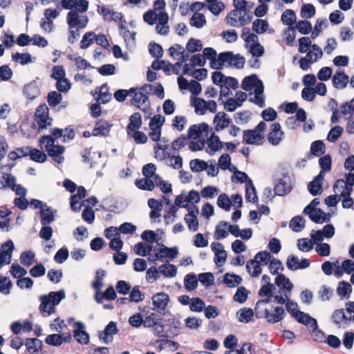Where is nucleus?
I'll list each match as a JSON object with an SVG mask.
<instances>
[{"label":"nucleus","mask_w":354,"mask_h":354,"mask_svg":"<svg viewBox=\"0 0 354 354\" xmlns=\"http://www.w3.org/2000/svg\"><path fill=\"white\" fill-rule=\"evenodd\" d=\"M349 82V77L343 71H337L332 77L333 86L337 89L346 88Z\"/></svg>","instance_id":"4be33fe9"},{"label":"nucleus","mask_w":354,"mask_h":354,"mask_svg":"<svg viewBox=\"0 0 354 354\" xmlns=\"http://www.w3.org/2000/svg\"><path fill=\"white\" fill-rule=\"evenodd\" d=\"M169 301V297L168 294L160 292H157L152 297V304L153 305V310L158 311L165 310Z\"/></svg>","instance_id":"2eb2a0df"},{"label":"nucleus","mask_w":354,"mask_h":354,"mask_svg":"<svg viewBox=\"0 0 354 354\" xmlns=\"http://www.w3.org/2000/svg\"><path fill=\"white\" fill-rule=\"evenodd\" d=\"M111 94L109 92V87L106 84H104L99 88V94L97 100L102 104H106L111 101Z\"/></svg>","instance_id":"c03bdc74"},{"label":"nucleus","mask_w":354,"mask_h":354,"mask_svg":"<svg viewBox=\"0 0 354 354\" xmlns=\"http://www.w3.org/2000/svg\"><path fill=\"white\" fill-rule=\"evenodd\" d=\"M142 126L141 115L138 112L133 113L129 118V122L127 127V133L130 135L133 131H138Z\"/></svg>","instance_id":"393cba45"},{"label":"nucleus","mask_w":354,"mask_h":354,"mask_svg":"<svg viewBox=\"0 0 354 354\" xmlns=\"http://www.w3.org/2000/svg\"><path fill=\"white\" fill-rule=\"evenodd\" d=\"M228 223L227 221H221L217 226L214 232V237L216 240L224 239L228 236Z\"/></svg>","instance_id":"c9c22d12"},{"label":"nucleus","mask_w":354,"mask_h":354,"mask_svg":"<svg viewBox=\"0 0 354 354\" xmlns=\"http://www.w3.org/2000/svg\"><path fill=\"white\" fill-rule=\"evenodd\" d=\"M193 105L195 109V112L199 115H204L207 111L206 101L201 97H195Z\"/></svg>","instance_id":"4d7b16f0"},{"label":"nucleus","mask_w":354,"mask_h":354,"mask_svg":"<svg viewBox=\"0 0 354 354\" xmlns=\"http://www.w3.org/2000/svg\"><path fill=\"white\" fill-rule=\"evenodd\" d=\"M198 279H197L196 274H188L185 277L184 279V285L185 288L188 291H192L195 290L198 283Z\"/></svg>","instance_id":"ea45409f"},{"label":"nucleus","mask_w":354,"mask_h":354,"mask_svg":"<svg viewBox=\"0 0 354 354\" xmlns=\"http://www.w3.org/2000/svg\"><path fill=\"white\" fill-rule=\"evenodd\" d=\"M274 290V285L271 283H268V284H266L261 286L259 290L258 295L261 297H266V298L271 299V297L273 296V291Z\"/></svg>","instance_id":"bf43d9fd"},{"label":"nucleus","mask_w":354,"mask_h":354,"mask_svg":"<svg viewBox=\"0 0 354 354\" xmlns=\"http://www.w3.org/2000/svg\"><path fill=\"white\" fill-rule=\"evenodd\" d=\"M160 319L157 313H151L145 317L143 319L142 324L145 328H153Z\"/></svg>","instance_id":"338daca9"},{"label":"nucleus","mask_w":354,"mask_h":354,"mask_svg":"<svg viewBox=\"0 0 354 354\" xmlns=\"http://www.w3.org/2000/svg\"><path fill=\"white\" fill-rule=\"evenodd\" d=\"M26 351L30 354H43V342L37 338H27L24 342Z\"/></svg>","instance_id":"6ab92c4d"},{"label":"nucleus","mask_w":354,"mask_h":354,"mask_svg":"<svg viewBox=\"0 0 354 354\" xmlns=\"http://www.w3.org/2000/svg\"><path fill=\"white\" fill-rule=\"evenodd\" d=\"M241 277L234 274L226 273L223 277V283L229 288H234L241 282Z\"/></svg>","instance_id":"4c0bfd02"},{"label":"nucleus","mask_w":354,"mask_h":354,"mask_svg":"<svg viewBox=\"0 0 354 354\" xmlns=\"http://www.w3.org/2000/svg\"><path fill=\"white\" fill-rule=\"evenodd\" d=\"M263 93V84L261 80H259V85L254 88V97L250 98V102L254 103L259 107L262 108L265 106L264 98L262 95Z\"/></svg>","instance_id":"bb28decb"},{"label":"nucleus","mask_w":354,"mask_h":354,"mask_svg":"<svg viewBox=\"0 0 354 354\" xmlns=\"http://www.w3.org/2000/svg\"><path fill=\"white\" fill-rule=\"evenodd\" d=\"M346 190H342L340 193V198L342 197V207L344 208H350L353 205V201L351 198V194L352 192V188L348 187H345Z\"/></svg>","instance_id":"a19ab883"},{"label":"nucleus","mask_w":354,"mask_h":354,"mask_svg":"<svg viewBox=\"0 0 354 354\" xmlns=\"http://www.w3.org/2000/svg\"><path fill=\"white\" fill-rule=\"evenodd\" d=\"M62 100V95L59 91H50L48 93L47 101L50 106H57Z\"/></svg>","instance_id":"3c124183"},{"label":"nucleus","mask_w":354,"mask_h":354,"mask_svg":"<svg viewBox=\"0 0 354 354\" xmlns=\"http://www.w3.org/2000/svg\"><path fill=\"white\" fill-rule=\"evenodd\" d=\"M206 22L207 21L204 15L197 12L193 15L189 21L190 25L197 28H202Z\"/></svg>","instance_id":"8fccbe9b"},{"label":"nucleus","mask_w":354,"mask_h":354,"mask_svg":"<svg viewBox=\"0 0 354 354\" xmlns=\"http://www.w3.org/2000/svg\"><path fill=\"white\" fill-rule=\"evenodd\" d=\"M275 284L286 292H290L293 288L290 279L283 274H278L275 278Z\"/></svg>","instance_id":"7c9ffc66"},{"label":"nucleus","mask_w":354,"mask_h":354,"mask_svg":"<svg viewBox=\"0 0 354 354\" xmlns=\"http://www.w3.org/2000/svg\"><path fill=\"white\" fill-rule=\"evenodd\" d=\"M12 60L15 62H19L21 65H26L32 62V56L28 53H16L12 55Z\"/></svg>","instance_id":"09e8293b"},{"label":"nucleus","mask_w":354,"mask_h":354,"mask_svg":"<svg viewBox=\"0 0 354 354\" xmlns=\"http://www.w3.org/2000/svg\"><path fill=\"white\" fill-rule=\"evenodd\" d=\"M48 111L46 104L40 105L36 109L35 121L38 125L39 131L51 125L52 119L48 116Z\"/></svg>","instance_id":"0eeeda50"},{"label":"nucleus","mask_w":354,"mask_h":354,"mask_svg":"<svg viewBox=\"0 0 354 354\" xmlns=\"http://www.w3.org/2000/svg\"><path fill=\"white\" fill-rule=\"evenodd\" d=\"M295 28H297L301 34L307 35L310 32L312 25L310 22L307 20H300L296 24Z\"/></svg>","instance_id":"0e129e2a"},{"label":"nucleus","mask_w":354,"mask_h":354,"mask_svg":"<svg viewBox=\"0 0 354 354\" xmlns=\"http://www.w3.org/2000/svg\"><path fill=\"white\" fill-rule=\"evenodd\" d=\"M144 299L145 294L140 290L139 286H134L130 292L129 301L138 303L143 301Z\"/></svg>","instance_id":"69168bd1"},{"label":"nucleus","mask_w":354,"mask_h":354,"mask_svg":"<svg viewBox=\"0 0 354 354\" xmlns=\"http://www.w3.org/2000/svg\"><path fill=\"white\" fill-rule=\"evenodd\" d=\"M207 142L208 149H206V151L210 156L214 155L216 151L221 149L223 145V142H222L220 140L219 137L218 136L215 135L214 133H212L211 136L207 138Z\"/></svg>","instance_id":"b1692460"},{"label":"nucleus","mask_w":354,"mask_h":354,"mask_svg":"<svg viewBox=\"0 0 354 354\" xmlns=\"http://www.w3.org/2000/svg\"><path fill=\"white\" fill-rule=\"evenodd\" d=\"M281 19L283 24L290 27L296 22V15L292 10L287 9L282 13Z\"/></svg>","instance_id":"79ce46f5"},{"label":"nucleus","mask_w":354,"mask_h":354,"mask_svg":"<svg viewBox=\"0 0 354 354\" xmlns=\"http://www.w3.org/2000/svg\"><path fill=\"white\" fill-rule=\"evenodd\" d=\"M308 215L310 219L315 223H323L330 221V215L326 214L322 209H313V211H308L304 212Z\"/></svg>","instance_id":"aec40b11"},{"label":"nucleus","mask_w":354,"mask_h":354,"mask_svg":"<svg viewBox=\"0 0 354 354\" xmlns=\"http://www.w3.org/2000/svg\"><path fill=\"white\" fill-rule=\"evenodd\" d=\"M66 19L71 29H82L86 26L88 21L87 16H80L76 10H71L68 12Z\"/></svg>","instance_id":"6e6552de"},{"label":"nucleus","mask_w":354,"mask_h":354,"mask_svg":"<svg viewBox=\"0 0 354 354\" xmlns=\"http://www.w3.org/2000/svg\"><path fill=\"white\" fill-rule=\"evenodd\" d=\"M147 88L151 90L152 85L146 84L139 88H135L136 91L132 93V94H133L132 104L145 113H149V115H151V108L149 97L147 94L144 93L145 91H147Z\"/></svg>","instance_id":"20e7f679"},{"label":"nucleus","mask_w":354,"mask_h":354,"mask_svg":"<svg viewBox=\"0 0 354 354\" xmlns=\"http://www.w3.org/2000/svg\"><path fill=\"white\" fill-rule=\"evenodd\" d=\"M71 339V334L70 332H67L63 334H51L46 337L45 342L47 344L58 346H60L62 342H69Z\"/></svg>","instance_id":"f3484780"},{"label":"nucleus","mask_w":354,"mask_h":354,"mask_svg":"<svg viewBox=\"0 0 354 354\" xmlns=\"http://www.w3.org/2000/svg\"><path fill=\"white\" fill-rule=\"evenodd\" d=\"M159 271L165 277L171 278L176 275L177 268L174 264L165 263L159 267Z\"/></svg>","instance_id":"f704fd0d"},{"label":"nucleus","mask_w":354,"mask_h":354,"mask_svg":"<svg viewBox=\"0 0 354 354\" xmlns=\"http://www.w3.org/2000/svg\"><path fill=\"white\" fill-rule=\"evenodd\" d=\"M290 228L296 232H301L305 227V221L302 216H294L290 221Z\"/></svg>","instance_id":"e433bc0d"},{"label":"nucleus","mask_w":354,"mask_h":354,"mask_svg":"<svg viewBox=\"0 0 354 354\" xmlns=\"http://www.w3.org/2000/svg\"><path fill=\"white\" fill-rule=\"evenodd\" d=\"M205 307V303L204 301L199 297L192 298V301L189 305L191 311L193 312H201Z\"/></svg>","instance_id":"052dcab7"},{"label":"nucleus","mask_w":354,"mask_h":354,"mask_svg":"<svg viewBox=\"0 0 354 354\" xmlns=\"http://www.w3.org/2000/svg\"><path fill=\"white\" fill-rule=\"evenodd\" d=\"M268 22L264 19H257L253 21L252 30L257 34H262L267 31Z\"/></svg>","instance_id":"a18cd8bd"},{"label":"nucleus","mask_w":354,"mask_h":354,"mask_svg":"<svg viewBox=\"0 0 354 354\" xmlns=\"http://www.w3.org/2000/svg\"><path fill=\"white\" fill-rule=\"evenodd\" d=\"M245 187V198L247 201L251 202L252 203H257L258 197L257 195L256 189L251 179L248 180Z\"/></svg>","instance_id":"c756f323"},{"label":"nucleus","mask_w":354,"mask_h":354,"mask_svg":"<svg viewBox=\"0 0 354 354\" xmlns=\"http://www.w3.org/2000/svg\"><path fill=\"white\" fill-rule=\"evenodd\" d=\"M254 311L250 308H243L237 312L238 319L243 323H248L252 320Z\"/></svg>","instance_id":"473e14b6"},{"label":"nucleus","mask_w":354,"mask_h":354,"mask_svg":"<svg viewBox=\"0 0 354 354\" xmlns=\"http://www.w3.org/2000/svg\"><path fill=\"white\" fill-rule=\"evenodd\" d=\"M264 141V136L254 129L245 130L243 132V142L246 144L261 145Z\"/></svg>","instance_id":"9b49d317"},{"label":"nucleus","mask_w":354,"mask_h":354,"mask_svg":"<svg viewBox=\"0 0 354 354\" xmlns=\"http://www.w3.org/2000/svg\"><path fill=\"white\" fill-rule=\"evenodd\" d=\"M252 345L251 343L245 342L243 344L240 348H236L225 351V354H252L251 348Z\"/></svg>","instance_id":"774afa93"},{"label":"nucleus","mask_w":354,"mask_h":354,"mask_svg":"<svg viewBox=\"0 0 354 354\" xmlns=\"http://www.w3.org/2000/svg\"><path fill=\"white\" fill-rule=\"evenodd\" d=\"M209 125L205 122H201L198 125L192 124L188 129L187 138L197 139L200 137H207L209 134Z\"/></svg>","instance_id":"9d476101"},{"label":"nucleus","mask_w":354,"mask_h":354,"mask_svg":"<svg viewBox=\"0 0 354 354\" xmlns=\"http://www.w3.org/2000/svg\"><path fill=\"white\" fill-rule=\"evenodd\" d=\"M136 185L139 189L143 190L152 191L154 188L153 180L147 177L136 180Z\"/></svg>","instance_id":"864d4df0"},{"label":"nucleus","mask_w":354,"mask_h":354,"mask_svg":"<svg viewBox=\"0 0 354 354\" xmlns=\"http://www.w3.org/2000/svg\"><path fill=\"white\" fill-rule=\"evenodd\" d=\"M271 301L269 298L259 300L254 308L257 318H265L268 322L274 324L281 321L284 317L285 311L283 307L274 308L273 313H270L267 304Z\"/></svg>","instance_id":"f257e3e1"},{"label":"nucleus","mask_w":354,"mask_h":354,"mask_svg":"<svg viewBox=\"0 0 354 354\" xmlns=\"http://www.w3.org/2000/svg\"><path fill=\"white\" fill-rule=\"evenodd\" d=\"M73 336L81 344H87L89 342V335L84 330V324L80 322L74 324Z\"/></svg>","instance_id":"dca6fc26"},{"label":"nucleus","mask_w":354,"mask_h":354,"mask_svg":"<svg viewBox=\"0 0 354 354\" xmlns=\"http://www.w3.org/2000/svg\"><path fill=\"white\" fill-rule=\"evenodd\" d=\"M3 251L0 252V266L1 268L4 264H10L11 262L12 252L14 249V244L11 240L6 241L2 244Z\"/></svg>","instance_id":"a211bd4d"},{"label":"nucleus","mask_w":354,"mask_h":354,"mask_svg":"<svg viewBox=\"0 0 354 354\" xmlns=\"http://www.w3.org/2000/svg\"><path fill=\"white\" fill-rule=\"evenodd\" d=\"M30 159L35 162L43 163L46 160V154L37 149L31 148L29 149Z\"/></svg>","instance_id":"37998d69"},{"label":"nucleus","mask_w":354,"mask_h":354,"mask_svg":"<svg viewBox=\"0 0 354 354\" xmlns=\"http://www.w3.org/2000/svg\"><path fill=\"white\" fill-rule=\"evenodd\" d=\"M65 297V292L63 290L57 292H50L48 295H44L39 297L41 304L39 309L43 317H48L56 311L55 306Z\"/></svg>","instance_id":"f03ea898"},{"label":"nucleus","mask_w":354,"mask_h":354,"mask_svg":"<svg viewBox=\"0 0 354 354\" xmlns=\"http://www.w3.org/2000/svg\"><path fill=\"white\" fill-rule=\"evenodd\" d=\"M202 47L203 45L201 41L194 38L189 39L186 45L187 51L192 53L200 51L202 49Z\"/></svg>","instance_id":"e2e57ef3"},{"label":"nucleus","mask_w":354,"mask_h":354,"mask_svg":"<svg viewBox=\"0 0 354 354\" xmlns=\"http://www.w3.org/2000/svg\"><path fill=\"white\" fill-rule=\"evenodd\" d=\"M272 257L270 253L266 250L257 252L254 259L249 260L246 263L248 272L252 277H259L262 272L261 265H268Z\"/></svg>","instance_id":"7ed1b4c3"},{"label":"nucleus","mask_w":354,"mask_h":354,"mask_svg":"<svg viewBox=\"0 0 354 354\" xmlns=\"http://www.w3.org/2000/svg\"><path fill=\"white\" fill-rule=\"evenodd\" d=\"M297 321L310 328H317V323L315 319L311 317L309 315L299 310L297 314L295 313L294 317Z\"/></svg>","instance_id":"a878e982"},{"label":"nucleus","mask_w":354,"mask_h":354,"mask_svg":"<svg viewBox=\"0 0 354 354\" xmlns=\"http://www.w3.org/2000/svg\"><path fill=\"white\" fill-rule=\"evenodd\" d=\"M337 292L340 296L348 297L352 292L351 285L347 281H342L339 283Z\"/></svg>","instance_id":"5fc2aeb1"},{"label":"nucleus","mask_w":354,"mask_h":354,"mask_svg":"<svg viewBox=\"0 0 354 354\" xmlns=\"http://www.w3.org/2000/svg\"><path fill=\"white\" fill-rule=\"evenodd\" d=\"M259 80H260L254 74L247 76L242 81L241 88L246 91H249L252 87L255 88L256 86L259 85Z\"/></svg>","instance_id":"72a5a7b5"},{"label":"nucleus","mask_w":354,"mask_h":354,"mask_svg":"<svg viewBox=\"0 0 354 354\" xmlns=\"http://www.w3.org/2000/svg\"><path fill=\"white\" fill-rule=\"evenodd\" d=\"M340 113L346 116L349 115L348 118L354 117V97L349 102L343 103L339 107Z\"/></svg>","instance_id":"49530a36"},{"label":"nucleus","mask_w":354,"mask_h":354,"mask_svg":"<svg viewBox=\"0 0 354 354\" xmlns=\"http://www.w3.org/2000/svg\"><path fill=\"white\" fill-rule=\"evenodd\" d=\"M189 166L192 171L199 172L207 170L208 168L207 163L200 159L192 160L189 162Z\"/></svg>","instance_id":"603ef678"},{"label":"nucleus","mask_w":354,"mask_h":354,"mask_svg":"<svg viewBox=\"0 0 354 354\" xmlns=\"http://www.w3.org/2000/svg\"><path fill=\"white\" fill-rule=\"evenodd\" d=\"M39 143H46L45 150L53 161L58 164H61L64 162V158L62 154L65 150L64 147L59 145H55L53 138L47 136H41L39 138Z\"/></svg>","instance_id":"39448f33"},{"label":"nucleus","mask_w":354,"mask_h":354,"mask_svg":"<svg viewBox=\"0 0 354 354\" xmlns=\"http://www.w3.org/2000/svg\"><path fill=\"white\" fill-rule=\"evenodd\" d=\"M213 123L215 131L218 132L228 127L232 123V120L226 113L220 111L215 115Z\"/></svg>","instance_id":"4468645a"},{"label":"nucleus","mask_w":354,"mask_h":354,"mask_svg":"<svg viewBox=\"0 0 354 354\" xmlns=\"http://www.w3.org/2000/svg\"><path fill=\"white\" fill-rule=\"evenodd\" d=\"M177 248H167L163 244L160 245L159 248L155 250L154 260H160L161 261L166 257L174 259L177 257Z\"/></svg>","instance_id":"f8f14e48"},{"label":"nucleus","mask_w":354,"mask_h":354,"mask_svg":"<svg viewBox=\"0 0 354 354\" xmlns=\"http://www.w3.org/2000/svg\"><path fill=\"white\" fill-rule=\"evenodd\" d=\"M41 214V224L42 225H48L55 219V215L53 212L50 211V207H47L46 209H41L40 212Z\"/></svg>","instance_id":"de8ad7c7"},{"label":"nucleus","mask_w":354,"mask_h":354,"mask_svg":"<svg viewBox=\"0 0 354 354\" xmlns=\"http://www.w3.org/2000/svg\"><path fill=\"white\" fill-rule=\"evenodd\" d=\"M169 21L168 14L165 12L161 11L159 13L158 24L156 26L157 32L162 35H166L169 32V28L167 25Z\"/></svg>","instance_id":"5701e85b"},{"label":"nucleus","mask_w":354,"mask_h":354,"mask_svg":"<svg viewBox=\"0 0 354 354\" xmlns=\"http://www.w3.org/2000/svg\"><path fill=\"white\" fill-rule=\"evenodd\" d=\"M249 291L243 287H239L236 290V293L234 295V300L239 302L240 304H243L248 299Z\"/></svg>","instance_id":"680f3d73"},{"label":"nucleus","mask_w":354,"mask_h":354,"mask_svg":"<svg viewBox=\"0 0 354 354\" xmlns=\"http://www.w3.org/2000/svg\"><path fill=\"white\" fill-rule=\"evenodd\" d=\"M189 230L196 232L198 228V221L193 210L189 209L184 218Z\"/></svg>","instance_id":"2f4dec72"},{"label":"nucleus","mask_w":354,"mask_h":354,"mask_svg":"<svg viewBox=\"0 0 354 354\" xmlns=\"http://www.w3.org/2000/svg\"><path fill=\"white\" fill-rule=\"evenodd\" d=\"M217 205L225 211H230L232 202L226 194H221L218 197Z\"/></svg>","instance_id":"13d9d810"},{"label":"nucleus","mask_w":354,"mask_h":354,"mask_svg":"<svg viewBox=\"0 0 354 354\" xmlns=\"http://www.w3.org/2000/svg\"><path fill=\"white\" fill-rule=\"evenodd\" d=\"M239 14H241V12L237 9L231 10L226 16L227 23L231 26L237 27L245 26L252 21L253 18L252 13H244L238 18Z\"/></svg>","instance_id":"423d86ee"},{"label":"nucleus","mask_w":354,"mask_h":354,"mask_svg":"<svg viewBox=\"0 0 354 354\" xmlns=\"http://www.w3.org/2000/svg\"><path fill=\"white\" fill-rule=\"evenodd\" d=\"M331 319L337 327L340 328L342 322H344L347 324L351 320V317H347L344 313V309L340 308L335 310L333 313Z\"/></svg>","instance_id":"c85d7f7f"},{"label":"nucleus","mask_w":354,"mask_h":354,"mask_svg":"<svg viewBox=\"0 0 354 354\" xmlns=\"http://www.w3.org/2000/svg\"><path fill=\"white\" fill-rule=\"evenodd\" d=\"M283 132L281 131V124L279 122L272 123L270 127V132L268 135V140L272 145H277L282 140Z\"/></svg>","instance_id":"ddd939ff"},{"label":"nucleus","mask_w":354,"mask_h":354,"mask_svg":"<svg viewBox=\"0 0 354 354\" xmlns=\"http://www.w3.org/2000/svg\"><path fill=\"white\" fill-rule=\"evenodd\" d=\"M325 145L322 140L314 141L310 146V153L314 156H321L325 153Z\"/></svg>","instance_id":"58836bf2"},{"label":"nucleus","mask_w":354,"mask_h":354,"mask_svg":"<svg viewBox=\"0 0 354 354\" xmlns=\"http://www.w3.org/2000/svg\"><path fill=\"white\" fill-rule=\"evenodd\" d=\"M292 189V180L288 174H283L274 187L275 194L285 196L290 192Z\"/></svg>","instance_id":"1a4fd4ad"},{"label":"nucleus","mask_w":354,"mask_h":354,"mask_svg":"<svg viewBox=\"0 0 354 354\" xmlns=\"http://www.w3.org/2000/svg\"><path fill=\"white\" fill-rule=\"evenodd\" d=\"M112 124H110L106 120L101 119L96 122L92 134L94 136H106L111 130Z\"/></svg>","instance_id":"412c9836"},{"label":"nucleus","mask_w":354,"mask_h":354,"mask_svg":"<svg viewBox=\"0 0 354 354\" xmlns=\"http://www.w3.org/2000/svg\"><path fill=\"white\" fill-rule=\"evenodd\" d=\"M118 331L116 324L113 322H110L104 330L99 332V338L103 340L104 343H108V337L116 334Z\"/></svg>","instance_id":"cd10ccee"},{"label":"nucleus","mask_w":354,"mask_h":354,"mask_svg":"<svg viewBox=\"0 0 354 354\" xmlns=\"http://www.w3.org/2000/svg\"><path fill=\"white\" fill-rule=\"evenodd\" d=\"M95 38V33L90 31L86 32L80 42V48L82 49H86L88 48L92 44H93Z\"/></svg>","instance_id":"6e6d98bb"}]
</instances>
